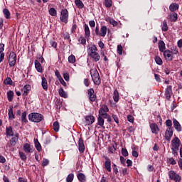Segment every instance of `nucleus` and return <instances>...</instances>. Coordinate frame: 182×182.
<instances>
[{"label": "nucleus", "mask_w": 182, "mask_h": 182, "mask_svg": "<svg viewBox=\"0 0 182 182\" xmlns=\"http://www.w3.org/2000/svg\"><path fill=\"white\" fill-rule=\"evenodd\" d=\"M9 118L12 120V119H15V115L14 114V107L10 106L9 109Z\"/></svg>", "instance_id": "obj_23"}, {"label": "nucleus", "mask_w": 182, "mask_h": 182, "mask_svg": "<svg viewBox=\"0 0 182 182\" xmlns=\"http://www.w3.org/2000/svg\"><path fill=\"white\" fill-rule=\"evenodd\" d=\"M173 127L177 130V132H181V125L180 124V122L177 121V119H173Z\"/></svg>", "instance_id": "obj_14"}, {"label": "nucleus", "mask_w": 182, "mask_h": 182, "mask_svg": "<svg viewBox=\"0 0 182 182\" xmlns=\"http://www.w3.org/2000/svg\"><path fill=\"white\" fill-rule=\"evenodd\" d=\"M19 156L21 160H26V155L23 152H19Z\"/></svg>", "instance_id": "obj_50"}, {"label": "nucleus", "mask_w": 182, "mask_h": 182, "mask_svg": "<svg viewBox=\"0 0 182 182\" xmlns=\"http://www.w3.org/2000/svg\"><path fill=\"white\" fill-rule=\"evenodd\" d=\"M127 167H130V166H132L133 162L132 161V160L127 159Z\"/></svg>", "instance_id": "obj_59"}, {"label": "nucleus", "mask_w": 182, "mask_h": 182, "mask_svg": "<svg viewBox=\"0 0 182 182\" xmlns=\"http://www.w3.org/2000/svg\"><path fill=\"white\" fill-rule=\"evenodd\" d=\"M68 62L70 63H75V62H76V58L75 57V55H71L68 57Z\"/></svg>", "instance_id": "obj_40"}, {"label": "nucleus", "mask_w": 182, "mask_h": 182, "mask_svg": "<svg viewBox=\"0 0 182 182\" xmlns=\"http://www.w3.org/2000/svg\"><path fill=\"white\" fill-rule=\"evenodd\" d=\"M7 136H14V131H12V127L9 126L6 127Z\"/></svg>", "instance_id": "obj_35"}, {"label": "nucleus", "mask_w": 182, "mask_h": 182, "mask_svg": "<svg viewBox=\"0 0 182 182\" xmlns=\"http://www.w3.org/2000/svg\"><path fill=\"white\" fill-rule=\"evenodd\" d=\"M132 156L133 157H139V153L136 151H132Z\"/></svg>", "instance_id": "obj_60"}, {"label": "nucleus", "mask_w": 182, "mask_h": 182, "mask_svg": "<svg viewBox=\"0 0 182 182\" xmlns=\"http://www.w3.org/2000/svg\"><path fill=\"white\" fill-rule=\"evenodd\" d=\"M161 29L163 32H167V31H168V26H167V21H163Z\"/></svg>", "instance_id": "obj_30"}, {"label": "nucleus", "mask_w": 182, "mask_h": 182, "mask_svg": "<svg viewBox=\"0 0 182 182\" xmlns=\"http://www.w3.org/2000/svg\"><path fill=\"white\" fill-rule=\"evenodd\" d=\"M168 176L171 180H174L176 182H180V180H181V177H180L178 174L176 173L173 171H170L168 172Z\"/></svg>", "instance_id": "obj_6"}, {"label": "nucleus", "mask_w": 182, "mask_h": 182, "mask_svg": "<svg viewBox=\"0 0 182 182\" xmlns=\"http://www.w3.org/2000/svg\"><path fill=\"white\" fill-rule=\"evenodd\" d=\"M34 143L38 151H41L42 150V146H41L39 141H38V139H34Z\"/></svg>", "instance_id": "obj_33"}, {"label": "nucleus", "mask_w": 182, "mask_h": 182, "mask_svg": "<svg viewBox=\"0 0 182 182\" xmlns=\"http://www.w3.org/2000/svg\"><path fill=\"white\" fill-rule=\"evenodd\" d=\"M166 124L167 126V127H171V126H173V122H171V120L168 119L166 121Z\"/></svg>", "instance_id": "obj_52"}, {"label": "nucleus", "mask_w": 182, "mask_h": 182, "mask_svg": "<svg viewBox=\"0 0 182 182\" xmlns=\"http://www.w3.org/2000/svg\"><path fill=\"white\" fill-rule=\"evenodd\" d=\"M55 76L58 77V80L59 79H61L62 76L60 75V73H59V71H55Z\"/></svg>", "instance_id": "obj_61"}, {"label": "nucleus", "mask_w": 182, "mask_h": 182, "mask_svg": "<svg viewBox=\"0 0 182 182\" xmlns=\"http://www.w3.org/2000/svg\"><path fill=\"white\" fill-rule=\"evenodd\" d=\"M169 163H170L171 164H172V165H174V164H176V160H174L173 158L169 159Z\"/></svg>", "instance_id": "obj_62"}, {"label": "nucleus", "mask_w": 182, "mask_h": 182, "mask_svg": "<svg viewBox=\"0 0 182 182\" xmlns=\"http://www.w3.org/2000/svg\"><path fill=\"white\" fill-rule=\"evenodd\" d=\"M21 120L24 123H28V119H26V112H23L21 114Z\"/></svg>", "instance_id": "obj_46"}, {"label": "nucleus", "mask_w": 182, "mask_h": 182, "mask_svg": "<svg viewBox=\"0 0 182 182\" xmlns=\"http://www.w3.org/2000/svg\"><path fill=\"white\" fill-rule=\"evenodd\" d=\"M90 75L94 82V84L97 85H100V82H101L100 75H99V72L97 71V69L96 68L91 69Z\"/></svg>", "instance_id": "obj_1"}, {"label": "nucleus", "mask_w": 182, "mask_h": 182, "mask_svg": "<svg viewBox=\"0 0 182 182\" xmlns=\"http://www.w3.org/2000/svg\"><path fill=\"white\" fill-rule=\"evenodd\" d=\"M164 56L166 60H173V53L170 50L164 51Z\"/></svg>", "instance_id": "obj_8"}, {"label": "nucleus", "mask_w": 182, "mask_h": 182, "mask_svg": "<svg viewBox=\"0 0 182 182\" xmlns=\"http://www.w3.org/2000/svg\"><path fill=\"white\" fill-rule=\"evenodd\" d=\"M172 12L173 13L170 14V18L171 19V21H173L174 22H176V21L178 19L177 14L174 11H172Z\"/></svg>", "instance_id": "obj_38"}, {"label": "nucleus", "mask_w": 182, "mask_h": 182, "mask_svg": "<svg viewBox=\"0 0 182 182\" xmlns=\"http://www.w3.org/2000/svg\"><path fill=\"white\" fill-rule=\"evenodd\" d=\"M105 5L106 8H111L112 5V0H105Z\"/></svg>", "instance_id": "obj_44"}, {"label": "nucleus", "mask_w": 182, "mask_h": 182, "mask_svg": "<svg viewBox=\"0 0 182 182\" xmlns=\"http://www.w3.org/2000/svg\"><path fill=\"white\" fill-rule=\"evenodd\" d=\"M23 150L26 153H32L33 151V149H32L31 145L28 143L23 145Z\"/></svg>", "instance_id": "obj_15"}, {"label": "nucleus", "mask_w": 182, "mask_h": 182, "mask_svg": "<svg viewBox=\"0 0 182 182\" xmlns=\"http://www.w3.org/2000/svg\"><path fill=\"white\" fill-rule=\"evenodd\" d=\"M3 14L6 19H9L11 18V12H9V10H8V9H4L3 10Z\"/></svg>", "instance_id": "obj_27"}, {"label": "nucleus", "mask_w": 182, "mask_h": 182, "mask_svg": "<svg viewBox=\"0 0 182 182\" xmlns=\"http://www.w3.org/2000/svg\"><path fill=\"white\" fill-rule=\"evenodd\" d=\"M159 49L160 52H164V50H166V43H164V41H159Z\"/></svg>", "instance_id": "obj_18"}, {"label": "nucleus", "mask_w": 182, "mask_h": 182, "mask_svg": "<svg viewBox=\"0 0 182 182\" xmlns=\"http://www.w3.org/2000/svg\"><path fill=\"white\" fill-rule=\"evenodd\" d=\"M173 93V91L171 90V86H168V87L166 90L165 95L166 96V99H170L171 97V94Z\"/></svg>", "instance_id": "obj_17"}, {"label": "nucleus", "mask_w": 182, "mask_h": 182, "mask_svg": "<svg viewBox=\"0 0 182 182\" xmlns=\"http://www.w3.org/2000/svg\"><path fill=\"white\" fill-rule=\"evenodd\" d=\"M178 9V4L176 3H173L169 6V10L171 12H176Z\"/></svg>", "instance_id": "obj_20"}, {"label": "nucleus", "mask_w": 182, "mask_h": 182, "mask_svg": "<svg viewBox=\"0 0 182 182\" xmlns=\"http://www.w3.org/2000/svg\"><path fill=\"white\" fill-rule=\"evenodd\" d=\"M154 77L156 82H161V79H160V75H159L158 74H154Z\"/></svg>", "instance_id": "obj_58"}, {"label": "nucleus", "mask_w": 182, "mask_h": 182, "mask_svg": "<svg viewBox=\"0 0 182 182\" xmlns=\"http://www.w3.org/2000/svg\"><path fill=\"white\" fill-rule=\"evenodd\" d=\"M113 99L116 102H119V91L117 90L114 91Z\"/></svg>", "instance_id": "obj_36"}, {"label": "nucleus", "mask_w": 182, "mask_h": 182, "mask_svg": "<svg viewBox=\"0 0 182 182\" xmlns=\"http://www.w3.org/2000/svg\"><path fill=\"white\" fill-rule=\"evenodd\" d=\"M75 4L79 8V9H82L85 5L83 4V2H82L80 0H75Z\"/></svg>", "instance_id": "obj_28"}, {"label": "nucleus", "mask_w": 182, "mask_h": 182, "mask_svg": "<svg viewBox=\"0 0 182 182\" xmlns=\"http://www.w3.org/2000/svg\"><path fill=\"white\" fill-rule=\"evenodd\" d=\"M107 32V28L106 26H102L100 29V36L105 37L106 36V33Z\"/></svg>", "instance_id": "obj_26"}, {"label": "nucleus", "mask_w": 182, "mask_h": 182, "mask_svg": "<svg viewBox=\"0 0 182 182\" xmlns=\"http://www.w3.org/2000/svg\"><path fill=\"white\" fill-rule=\"evenodd\" d=\"M42 87L44 89V90H48V81L46 80V78L45 77H42Z\"/></svg>", "instance_id": "obj_25"}, {"label": "nucleus", "mask_w": 182, "mask_h": 182, "mask_svg": "<svg viewBox=\"0 0 182 182\" xmlns=\"http://www.w3.org/2000/svg\"><path fill=\"white\" fill-rule=\"evenodd\" d=\"M77 178L79 180V181L81 182H84L86 181V176H85V174L80 173L77 175Z\"/></svg>", "instance_id": "obj_31"}, {"label": "nucleus", "mask_w": 182, "mask_h": 182, "mask_svg": "<svg viewBox=\"0 0 182 182\" xmlns=\"http://www.w3.org/2000/svg\"><path fill=\"white\" fill-rule=\"evenodd\" d=\"M19 139V134H16L14 137L11 138L10 143L11 146H15L16 144V142L18 141V139Z\"/></svg>", "instance_id": "obj_22"}, {"label": "nucleus", "mask_w": 182, "mask_h": 182, "mask_svg": "<svg viewBox=\"0 0 182 182\" xmlns=\"http://www.w3.org/2000/svg\"><path fill=\"white\" fill-rule=\"evenodd\" d=\"M172 136H173V128L169 127L166 129L165 132V139H166V140H170V139H171Z\"/></svg>", "instance_id": "obj_9"}, {"label": "nucleus", "mask_w": 182, "mask_h": 182, "mask_svg": "<svg viewBox=\"0 0 182 182\" xmlns=\"http://www.w3.org/2000/svg\"><path fill=\"white\" fill-rule=\"evenodd\" d=\"M69 18V13L67 9H63L61 11V14L60 19L61 22H64V23H68V19Z\"/></svg>", "instance_id": "obj_4"}, {"label": "nucleus", "mask_w": 182, "mask_h": 182, "mask_svg": "<svg viewBox=\"0 0 182 182\" xmlns=\"http://www.w3.org/2000/svg\"><path fill=\"white\" fill-rule=\"evenodd\" d=\"M78 149L80 153H85V144H83L82 139H79L78 141Z\"/></svg>", "instance_id": "obj_13"}, {"label": "nucleus", "mask_w": 182, "mask_h": 182, "mask_svg": "<svg viewBox=\"0 0 182 182\" xmlns=\"http://www.w3.org/2000/svg\"><path fill=\"white\" fill-rule=\"evenodd\" d=\"M48 164H49V160H48V159H44V160L43 161L42 166H43V167H45V166H48Z\"/></svg>", "instance_id": "obj_55"}, {"label": "nucleus", "mask_w": 182, "mask_h": 182, "mask_svg": "<svg viewBox=\"0 0 182 182\" xmlns=\"http://www.w3.org/2000/svg\"><path fill=\"white\" fill-rule=\"evenodd\" d=\"M127 120H128V122H129L130 123H134V117H133V116H132V115H128V117H127Z\"/></svg>", "instance_id": "obj_51"}, {"label": "nucleus", "mask_w": 182, "mask_h": 182, "mask_svg": "<svg viewBox=\"0 0 182 182\" xmlns=\"http://www.w3.org/2000/svg\"><path fill=\"white\" fill-rule=\"evenodd\" d=\"M155 62L157 63V65H163V60H161L159 56L155 57Z\"/></svg>", "instance_id": "obj_45"}, {"label": "nucleus", "mask_w": 182, "mask_h": 182, "mask_svg": "<svg viewBox=\"0 0 182 182\" xmlns=\"http://www.w3.org/2000/svg\"><path fill=\"white\" fill-rule=\"evenodd\" d=\"M98 124L99 126H101V127H103V125L105 124V119L100 115L98 117Z\"/></svg>", "instance_id": "obj_39"}, {"label": "nucleus", "mask_w": 182, "mask_h": 182, "mask_svg": "<svg viewBox=\"0 0 182 182\" xmlns=\"http://www.w3.org/2000/svg\"><path fill=\"white\" fill-rule=\"evenodd\" d=\"M34 63H35V68L36 69L37 71L42 73V65H41V63H39V61H38V60H36L34 61Z\"/></svg>", "instance_id": "obj_21"}, {"label": "nucleus", "mask_w": 182, "mask_h": 182, "mask_svg": "<svg viewBox=\"0 0 182 182\" xmlns=\"http://www.w3.org/2000/svg\"><path fill=\"white\" fill-rule=\"evenodd\" d=\"M106 161L105 163V168L107 170V171H112V164H111V161H110V159L106 158Z\"/></svg>", "instance_id": "obj_19"}, {"label": "nucleus", "mask_w": 182, "mask_h": 182, "mask_svg": "<svg viewBox=\"0 0 182 182\" xmlns=\"http://www.w3.org/2000/svg\"><path fill=\"white\" fill-rule=\"evenodd\" d=\"M172 154H173V156H178V153L177 151L178 150L179 147H180V139L177 137H175L172 141Z\"/></svg>", "instance_id": "obj_2"}, {"label": "nucleus", "mask_w": 182, "mask_h": 182, "mask_svg": "<svg viewBox=\"0 0 182 182\" xmlns=\"http://www.w3.org/2000/svg\"><path fill=\"white\" fill-rule=\"evenodd\" d=\"M53 130L54 132H59V122H55L53 123Z\"/></svg>", "instance_id": "obj_43"}, {"label": "nucleus", "mask_w": 182, "mask_h": 182, "mask_svg": "<svg viewBox=\"0 0 182 182\" xmlns=\"http://www.w3.org/2000/svg\"><path fill=\"white\" fill-rule=\"evenodd\" d=\"M58 93L61 97H68V95H66V92L65 90H63V88H60L58 90Z\"/></svg>", "instance_id": "obj_37"}, {"label": "nucleus", "mask_w": 182, "mask_h": 182, "mask_svg": "<svg viewBox=\"0 0 182 182\" xmlns=\"http://www.w3.org/2000/svg\"><path fill=\"white\" fill-rule=\"evenodd\" d=\"M117 52H118L119 55H122V53H123V47L122 46V45H119L117 46Z\"/></svg>", "instance_id": "obj_49"}, {"label": "nucleus", "mask_w": 182, "mask_h": 182, "mask_svg": "<svg viewBox=\"0 0 182 182\" xmlns=\"http://www.w3.org/2000/svg\"><path fill=\"white\" fill-rule=\"evenodd\" d=\"M79 42L82 45H85V43H86V39L83 37H80V39H79Z\"/></svg>", "instance_id": "obj_54"}, {"label": "nucleus", "mask_w": 182, "mask_h": 182, "mask_svg": "<svg viewBox=\"0 0 182 182\" xmlns=\"http://www.w3.org/2000/svg\"><path fill=\"white\" fill-rule=\"evenodd\" d=\"M74 178H75V175H73V173H70L68 176V177L66 178V181L67 182H73Z\"/></svg>", "instance_id": "obj_41"}, {"label": "nucleus", "mask_w": 182, "mask_h": 182, "mask_svg": "<svg viewBox=\"0 0 182 182\" xmlns=\"http://www.w3.org/2000/svg\"><path fill=\"white\" fill-rule=\"evenodd\" d=\"M4 48H5V44L0 43V63L2 62V60H4L5 58V53H3L4 50H5Z\"/></svg>", "instance_id": "obj_11"}, {"label": "nucleus", "mask_w": 182, "mask_h": 182, "mask_svg": "<svg viewBox=\"0 0 182 182\" xmlns=\"http://www.w3.org/2000/svg\"><path fill=\"white\" fill-rule=\"evenodd\" d=\"M109 23H111V25H113V26H117V21H114V19L110 18Z\"/></svg>", "instance_id": "obj_53"}, {"label": "nucleus", "mask_w": 182, "mask_h": 182, "mask_svg": "<svg viewBox=\"0 0 182 182\" xmlns=\"http://www.w3.org/2000/svg\"><path fill=\"white\" fill-rule=\"evenodd\" d=\"M23 96H28V94L29 93V90H31V85H26L23 87Z\"/></svg>", "instance_id": "obj_24"}, {"label": "nucleus", "mask_w": 182, "mask_h": 182, "mask_svg": "<svg viewBox=\"0 0 182 182\" xmlns=\"http://www.w3.org/2000/svg\"><path fill=\"white\" fill-rule=\"evenodd\" d=\"M87 93L90 102H95L96 100V95L95 94V90L90 88L87 90Z\"/></svg>", "instance_id": "obj_7"}, {"label": "nucleus", "mask_w": 182, "mask_h": 182, "mask_svg": "<svg viewBox=\"0 0 182 182\" xmlns=\"http://www.w3.org/2000/svg\"><path fill=\"white\" fill-rule=\"evenodd\" d=\"M7 97H8V100L9 102H12L13 99H14V91H9L7 92Z\"/></svg>", "instance_id": "obj_32"}, {"label": "nucleus", "mask_w": 182, "mask_h": 182, "mask_svg": "<svg viewBox=\"0 0 182 182\" xmlns=\"http://www.w3.org/2000/svg\"><path fill=\"white\" fill-rule=\"evenodd\" d=\"M97 51V48L96 46H92L88 49V54L90 56H95V53H96Z\"/></svg>", "instance_id": "obj_12"}, {"label": "nucleus", "mask_w": 182, "mask_h": 182, "mask_svg": "<svg viewBox=\"0 0 182 182\" xmlns=\"http://www.w3.org/2000/svg\"><path fill=\"white\" fill-rule=\"evenodd\" d=\"M60 83H61V85H63V86H66V82H65V80H63V77L60 78L59 80Z\"/></svg>", "instance_id": "obj_57"}, {"label": "nucleus", "mask_w": 182, "mask_h": 182, "mask_svg": "<svg viewBox=\"0 0 182 182\" xmlns=\"http://www.w3.org/2000/svg\"><path fill=\"white\" fill-rule=\"evenodd\" d=\"M178 48H181L182 47V40H179L178 41Z\"/></svg>", "instance_id": "obj_64"}, {"label": "nucleus", "mask_w": 182, "mask_h": 182, "mask_svg": "<svg viewBox=\"0 0 182 182\" xmlns=\"http://www.w3.org/2000/svg\"><path fill=\"white\" fill-rule=\"evenodd\" d=\"M49 14H50V15H51V16H56V15H57L56 9H55V8L50 9Z\"/></svg>", "instance_id": "obj_42"}, {"label": "nucleus", "mask_w": 182, "mask_h": 182, "mask_svg": "<svg viewBox=\"0 0 182 182\" xmlns=\"http://www.w3.org/2000/svg\"><path fill=\"white\" fill-rule=\"evenodd\" d=\"M4 85H12V80L11 79V77H7V78L4 80Z\"/></svg>", "instance_id": "obj_48"}, {"label": "nucleus", "mask_w": 182, "mask_h": 182, "mask_svg": "<svg viewBox=\"0 0 182 182\" xmlns=\"http://www.w3.org/2000/svg\"><path fill=\"white\" fill-rule=\"evenodd\" d=\"M105 113L106 112L104 111V109H102V108H100L99 111L100 116H103Z\"/></svg>", "instance_id": "obj_63"}, {"label": "nucleus", "mask_w": 182, "mask_h": 182, "mask_svg": "<svg viewBox=\"0 0 182 182\" xmlns=\"http://www.w3.org/2000/svg\"><path fill=\"white\" fill-rule=\"evenodd\" d=\"M85 33L87 38H89V36H90V30L89 29V26H87V24H85Z\"/></svg>", "instance_id": "obj_34"}, {"label": "nucleus", "mask_w": 182, "mask_h": 182, "mask_svg": "<svg viewBox=\"0 0 182 182\" xmlns=\"http://www.w3.org/2000/svg\"><path fill=\"white\" fill-rule=\"evenodd\" d=\"M93 123H95V117L90 115L85 117V124H87V126H90V124H93Z\"/></svg>", "instance_id": "obj_10"}, {"label": "nucleus", "mask_w": 182, "mask_h": 182, "mask_svg": "<svg viewBox=\"0 0 182 182\" xmlns=\"http://www.w3.org/2000/svg\"><path fill=\"white\" fill-rule=\"evenodd\" d=\"M28 119L34 123H39V122H42L43 116L39 113H31L28 115Z\"/></svg>", "instance_id": "obj_3"}, {"label": "nucleus", "mask_w": 182, "mask_h": 182, "mask_svg": "<svg viewBox=\"0 0 182 182\" xmlns=\"http://www.w3.org/2000/svg\"><path fill=\"white\" fill-rule=\"evenodd\" d=\"M150 128L152 133H154L155 134H157L159 132V126H157L156 124H151L150 125Z\"/></svg>", "instance_id": "obj_16"}, {"label": "nucleus", "mask_w": 182, "mask_h": 182, "mask_svg": "<svg viewBox=\"0 0 182 182\" xmlns=\"http://www.w3.org/2000/svg\"><path fill=\"white\" fill-rule=\"evenodd\" d=\"M90 58H92L95 62H99V60H100V55L97 53H94V55H91Z\"/></svg>", "instance_id": "obj_29"}, {"label": "nucleus", "mask_w": 182, "mask_h": 182, "mask_svg": "<svg viewBox=\"0 0 182 182\" xmlns=\"http://www.w3.org/2000/svg\"><path fill=\"white\" fill-rule=\"evenodd\" d=\"M122 156H124V157H127V156H129V152L127 151V149L122 148Z\"/></svg>", "instance_id": "obj_47"}, {"label": "nucleus", "mask_w": 182, "mask_h": 182, "mask_svg": "<svg viewBox=\"0 0 182 182\" xmlns=\"http://www.w3.org/2000/svg\"><path fill=\"white\" fill-rule=\"evenodd\" d=\"M16 64V54L14 52H11L9 56V66H15Z\"/></svg>", "instance_id": "obj_5"}, {"label": "nucleus", "mask_w": 182, "mask_h": 182, "mask_svg": "<svg viewBox=\"0 0 182 182\" xmlns=\"http://www.w3.org/2000/svg\"><path fill=\"white\" fill-rule=\"evenodd\" d=\"M63 77H64L65 80H66V82H69V79H70L69 74L64 73Z\"/></svg>", "instance_id": "obj_56"}]
</instances>
